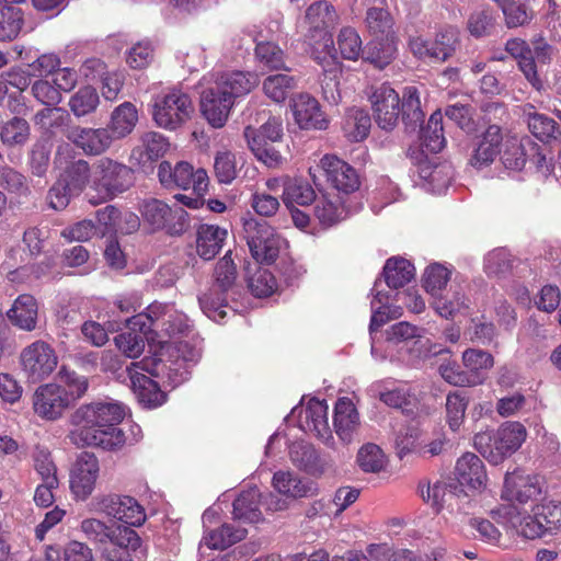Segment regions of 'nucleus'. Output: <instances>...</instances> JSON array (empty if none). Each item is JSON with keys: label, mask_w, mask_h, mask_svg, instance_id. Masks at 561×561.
Instances as JSON below:
<instances>
[{"label": "nucleus", "mask_w": 561, "mask_h": 561, "mask_svg": "<svg viewBox=\"0 0 561 561\" xmlns=\"http://www.w3.org/2000/svg\"><path fill=\"white\" fill-rule=\"evenodd\" d=\"M125 414V407L108 398L81 404L70 415L68 438L78 447L117 449L125 444V434L117 427Z\"/></svg>", "instance_id": "nucleus-1"}, {"label": "nucleus", "mask_w": 561, "mask_h": 561, "mask_svg": "<svg viewBox=\"0 0 561 561\" xmlns=\"http://www.w3.org/2000/svg\"><path fill=\"white\" fill-rule=\"evenodd\" d=\"M336 12L327 1L312 3L306 12L304 27L305 38L310 47L312 58L321 65L324 79L321 83L323 96L330 103L336 104L341 100L339 90V64L332 34L329 28L336 23Z\"/></svg>", "instance_id": "nucleus-2"}, {"label": "nucleus", "mask_w": 561, "mask_h": 561, "mask_svg": "<svg viewBox=\"0 0 561 561\" xmlns=\"http://www.w3.org/2000/svg\"><path fill=\"white\" fill-rule=\"evenodd\" d=\"M257 84V75L249 71L234 70L204 76L199 82L203 116L211 127H224L236 100L249 94Z\"/></svg>", "instance_id": "nucleus-3"}, {"label": "nucleus", "mask_w": 561, "mask_h": 561, "mask_svg": "<svg viewBox=\"0 0 561 561\" xmlns=\"http://www.w3.org/2000/svg\"><path fill=\"white\" fill-rule=\"evenodd\" d=\"M491 515L528 539L541 537L547 531H561V503L553 501L537 503L529 515H524L515 506L496 507Z\"/></svg>", "instance_id": "nucleus-4"}, {"label": "nucleus", "mask_w": 561, "mask_h": 561, "mask_svg": "<svg viewBox=\"0 0 561 561\" xmlns=\"http://www.w3.org/2000/svg\"><path fill=\"white\" fill-rule=\"evenodd\" d=\"M423 332V329L409 322H398L386 330V354H379L378 347L373 340L371 355L377 359H403V352L415 353L417 357H427L446 352L442 345L432 344L430 340L424 339Z\"/></svg>", "instance_id": "nucleus-5"}, {"label": "nucleus", "mask_w": 561, "mask_h": 561, "mask_svg": "<svg viewBox=\"0 0 561 561\" xmlns=\"http://www.w3.org/2000/svg\"><path fill=\"white\" fill-rule=\"evenodd\" d=\"M134 330L139 327L142 332H161L170 340L182 339L191 332L187 317L176 310L173 305L152 302L146 312L131 316L128 320Z\"/></svg>", "instance_id": "nucleus-6"}, {"label": "nucleus", "mask_w": 561, "mask_h": 561, "mask_svg": "<svg viewBox=\"0 0 561 561\" xmlns=\"http://www.w3.org/2000/svg\"><path fill=\"white\" fill-rule=\"evenodd\" d=\"M526 428L518 422H505L495 432L476 434L474 448L493 465L513 455L526 439Z\"/></svg>", "instance_id": "nucleus-7"}, {"label": "nucleus", "mask_w": 561, "mask_h": 561, "mask_svg": "<svg viewBox=\"0 0 561 561\" xmlns=\"http://www.w3.org/2000/svg\"><path fill=\"white\" fill-rule=\"evenodd\" d=\"M134 184V172L126 164L111 158H101L92 167V188L98 198L91 197L90 204L99 205L126 192Z\"/></svg>", "instance_id": "nucleus-8"}, {"label": "nucleus", "mask_w": 561, "mask_h": 561, "mask_svg": "<svg viewBox=\"0 0 561 561\" xmlns=\"http://www.w3.org/2000/svg\"><path fill=\"white\" fill-rule=\"evenodd\" d=\"M152 119L165 130L181 128L192 116L194 106L190 95L181 89L172 88L152 99Z\"/></svg>", "instance_id": "nucleus-9"}, {"label": "nucleus", "mask_w": 561, "mask_h": 561, "mask_svg": "<svg viewBox=\"0 0 561 561\" xmlns=\"http://www.w3.org/2000/svg\"><path fill=\"white\" fill-rule=\"evenodd\" d=\"M309 174L316 185H320L321 176L339 193L350 195L360 185L357 171L334 154L323 156L316 167L309 168Z\"/></svg>", "instance_id": "nucleus-10"}, {"label": "nucleus", "mask_w": 561, "mask_h": 561, "mask_svg": "<svg viewBox=\"0 0 561 561\" xmlns=\"http://www.w3.org/2000/svg\"><path fill=\"white\" fill-rule=\"evenodd\" d=\"M19 363L26 380L37 383L55 371L58 366V355L49 343L36 340L22 348Z\"/></svg>", "instance_id": "nucleus-11"}, {"label": "nucleus", "mask_w": 561, "mask_h": 561, "mask_svg": "<svg viewBox=\"0 0 561 561\" xmlns=\"http://www.w3.org/2000/svg\"><path fill=\"white\" fill-rule=\"evenodd\" d=\"M542 494L541 483L536 477L524 474L519 470L507 472L501 492V499L506 501L504 506H515L524 515H529L526 506L533 510Z\"/></svg>", "instance_id": "nucleus-12"}, {"label": "nucleus", "mask_w": 561, "mask_h": 561, "mask_svg": "<svg viewBox=\"0 0 561 561\" xmlns=\"http://www.w3.org/2000/svg\"><path fill=\"white\" fill-rule=\"evenodd\" d=\"M89 506L91 512L103 514L129 526L138 527L146 520L142 506L128 495L99 494L91 500Z\"/></svg>", "instance_id": "nucleus-13"}, {"label": "nucleus", "mask_w": 561, "mask_h": 561, "mask_svg": "<svg viewBox=\"0 0 561 561\" xmlns=\"http://www.w3.org/2000/svg\"><path fill=\"white\" fill-rule=\"evenodd\" d=\"M162 350L172 358L171 364H158L157 374H164L172 387H176L184 382L188 376V364L196 363L201 357V352L188 342L181 339L173 341H161Z\"/></svg>", "instance_id": "nucleus-14"}, {"label": "nucleus", "mask_w": 561, "mask_h": 561, "mask_svg": "<svg viewBox=\"0 0 561 561\" xmlns=\"http://www.w3.org/2000/svg\"><path fill=\"white\" fill-rule=\"evenodd\" d=\"M247 242L252 256L261 263H272L285 241L266 221L249 219L244 222Z\"/></svg>", "instance_id": "nucleus-15"}, {"label": "nucleus", "mask_w": 561, "mask_h": 561, "mask_svg": "<svg viewBox=\"0 0 561 561\" xmlns=\"http://www.w3.org/2000/svg\"><path fill=\"white\" fill-rule=\"evenodd\" d=\"M158 176L165 187L192 188L197 195H205L208 190L209 178L206 170H194L193 165L185 161L178 162L175 167L162 161L159 164Z\"/></svg>", "instance_id": "nucleus-16"}, {"label": "nucleus", "mask_w": 561, "mask_h": 561, "mask_svg": "<svg viewBox=\"0 0 561 561\" xmlns=\"http://www.w3.org/2000/svg\"><path fill=\"white\" fill-rule=\"evenodd\" d=\"M367 95L377 125L385 130L393 129L401 114L399 93L390 84L381 83L373 85Z\"/></svg>", "instance_id": "nucleus-17"}, {"label": "nucleus", "mask_w": 561, "mask_h": 561, "mask_svg": "<svg viewBox=\"0 0 561 561\" xmlns=\"http://www.w3.org/2000/svg\"><path fill=\"white\" fill-rule=\"evenodd\" d=\"M99 476L98 458L88 451L81 453L72 465L69 476V488L73 499L88 500L95 490Z\"/></svg>", "instance_id": "nucleus-18"}, {"label": "nucleus", "mask_w": 561, "mask_h": 561, "mask_svg": "<svg viewBox=\"0 0 561 561\" xmlns=\"http://www.w3.org/2000/svg\"><path fill=\"white\" fill-rule=\"evenodd\" d=\"M328 404L324 400L311 398L306 404L295 407L291 410L290 417L297 419L298 427L305 433L329 439L331 431L328 420Z\"/></svg>", "instance_id": "nucleus-19"}, {"label": "nucleus", "mask_w": 561, "mask_h": 561, "mask_svg": "<svg viewBox=\"0 0 561 561\" xmlns=\"http://www.w3.org/2000/svg\"><path fill=\"white\" fill-rule=\"evenodd\" d=\"M71 405L64 387L58 382L41 385L33 394V410L46 421L59 420Z\"/></svg>", "instance_id": "nucleus-20"}, {"label": "nucleus", "mask_w": 561, "mask_h": 561, "mask_svg": "<svg viewBox=\"0 0 561 561\" xmlns=\"http://www.w3.org/2000/svg\"><path fill=\"white\" fill-rule=\"evenodd\" d=\"M457 42V31L450 27L439 32L434 41L414 37L410 41L409 46L417 58L431 62H442L455 51Z\"/></svg>", "instance_id": "nucleus-21"}, {"label": "nucleus", "mask_w": 561, "mask_h": 561, "mask_svg": "<svg viewBox=\"0 0 561 561\" xmlns=\"http://www.w3.org/2000/svg\"><path fill=\"white\" fill-rule=\"evenodd\" d=\"M145 369V360L131 363L127 367L130 387L140 405L147 409H154L167 401V394L154 380L141 373Z\"/></svg>", "instance_id": "nucleus-22"}, {"label": "nucleus", "mask_w": 561, "mask_h": 561, "mask_svg": "<svg viewBox=\"0 0 561 561\" xmlns=\"http://www.w3.org/2000/svg\"><path fill=\"white\" fill-rule=\"evenodd\" d=\"M142 215L153 228L179 233L183 230L187 214L182 207H171L162 201L150 199L145 202Z\"/></svg>", "instance_id": "nucleus-23"}, {"label": "nucleus", "mask_w": 561, "mask_h": 561, "mask_svg": "<svg viewBox=\"0 0 561 561\" xmlns=\"http://www.w3.org/2000/svg\"><path fill=\"white\" fill-rule=\"evenodd\" d=\"M455 479L460 486L471 492H482L488 485V474L483 461L472 453L460 456L455 465Z\"/></svg>", "instance_id": "nucleus-24"}, {"label": "nucleus", "mask_w": 561, "mask_h": 561, "mask_svg": "<svg viewBox=\"0 0 561 561\" xmlns=\"http://www.w3.org/2000/svg\"><path fill=\"white\" fill-rule=\"evenodd\" d=\"M290 110L297 125L302 129H325V119L319 102L307 93L296 94L290 102Z\"/></svg>", "instance_id": "nucleus-25"}, {"label": "nucleus", "mask_w": 561, "mask_h": 561, "mask_svg": "<svg viewBox=\"0 0 561 561\" xmlns=\"http://www.w3.org/2000/svg\"><path fill=\"white\" fill-rule=\"evenodd\" d=\"M68 139L88 156H99L107 151L113 136L107 128L75 127Z\"/></svg>", "instance_id": "nucleus-26"}, {"label": "nucleus", "mask_w": 561, "mask_h": 561, "mask_svg": "<svg viewBox=\"0 0 561 561\" xmlns=\"http://www.w3.org/2000/svg\"><path fill=\"white\" fill-rule=\"evenodd\" d=\"M535 150V142L527 136L507 134L501 147V162L505 169L520 171Z\"/></svg>", "instance_id": "nucleus-27"}, {"label": "nucleus", "mask_w": 561, "mask_h": 561, "mask_svg": "<svg viewBox=\"0 0 561 561\" xmlns=\"http://www.w3.org/2000/svg\"><path fill=\"white\" fill-rule=\"evenodd\" d=\"M504 136L501 127L490 125L478 138L470 158V164L473 168L482 169L489 167L496 156H501L500 145L502 146Z\"/></svg>", "instance_id": "nucleus-28"}, {"label": "nucleus", "mask_w": 561, "mask_h": 561, "mask_svg": "<svg viewBox=\"0 0 561 561\" xmlns=\"http://www.w3.org/2000/svg\"><path fill=\"white\" fill-rule=\"evenodd\" d=\"M333 426L336 435L345 444L354 439L359 427V415L350 398H340L334 407Z\"/></svg>", "instance_id": "nucleus-29"}, {"label": "nucleus", "mask_w": 561, "mask_h": 561, "mask_svg": "<svg viewBox=\"0 0 561 561\" xmlns=\"http://www.w3.org/2000/svg\"><path fill=\"white\" fill-rule=\"evenodd\" d=\"M38 306L36 299L27 294L20 295L7 311L10 323L20 330L32 332L37 327Z\"/></svg>", "instance_id": "nucleus-30"}, {"label": "nucleus", "mask_w": 561, "mask_h": 561, "mask_svg": "<svg viewBox=\"0 0 561 561\" xmlns=\"http://www.w3.org/2000/svg\"><path fill=\"white\" fill-rule=\"evenodd\" d=\"M140 142L141 146L135 147L130 153V160L138 165L157 161L164 156L170 146L167 137L157 131L144 133Z\"/></svg>", "instance_id": "nucleus-31"}, {"label": "nucleus", "mask_w": 561, "mask_h": 561, "mask_svg": "<svg viewBox=\"0 0 561 561\" xmlns=\"http://www.w3.org/2000/svg\"><path fill=\"white\" fill-rule=\"evenodd\" d=\"M130 318H125L123 320H114L108 322V330L116 331L121 328L122 324L128 327L129 331L123 332L115 336V345L117 348L129 358L139 357L145 350V337L151 331L142 332L137 327L135 330L130 328L128 320Z\"/></svg>", "instance_id": "nucleus-32"}, {"label": "nucleus", "mask_w": 561, "mask_h": 561, "mask_svg": "<svg viewBox=\"0 0 561 561\" xmlns=\"http://www.w3.org/2000/svg\"><path fill=\"white\" fill-rule=\"evenodd\" d=\"M351 213L347 199L341 195L327 194L316 201L314 216L322 226L330 227Z\"/></svg>", "instance_id": "nucleus-33"}, {"label": "nucleus", "mask_w": 561, "mask_h": 561, "mask_svg": "<svg viewBox=\"0 0 561 561\" xmlns=\"http://www.w3.org/2000/svg\"><path fill=\"white\" fill-rule=\"evenodd\" d=\"M505 49L512 57L517 59L520 71L531 85L539 89L541 81L537 73L533 50L527 42L520 38L508 39L505 44Z\"/></svg>", "instance_id": "nucleus-34"}, {"label": "nucleus", "mask_w": 561, "mask_h": 561, "mask_svg": "<svg viewBox=\"0 0 561 561\" xmlns=\"http://www.w3.org/2000/svg\"><path fill=\"white\" fill-rule=\"evenodd\" d=\"M196 250L204 260H211L222 248L228 231L215 225H201L197 228Z\"/></svg>", "instance_id": "nucleus-35"}, {"label": "nucleus", "mask_w": 561, "mask_h": 561, "mask_svg": "<svg viewBox=\"0 0 561 561\" xmlns=\"http://www.w3.org/2000/svg\"><path fill=\"white\" fill-rule=\"evenodd\" d=\"M272 485L275 491L289 499L305 497L314 491L311 482L285 470H278L274 473Z\"/></svg>", "instance_id": "nucleus-36"}, {"label": "nucleus", "mask_w": 561, "mask_h": 561, "mask_svg": "<svg viewBox=\"0 0 561 561\" xmlns=\"http://www.w3.org/2000/svg\"><path fill=\"white\" fill-rule=\"evenodd\" d=\"M138 123V110L131 102L119 104L111 114L107 129L113 140L130 135Z\"/></svg>", "instance_id": "nucleus-37"}, {"label": "nucleus", "mask_w": 561, "mask_h": 561, "mask_svg": "<svg viewBox=\"0 0 561 561\" xmlns=\"http://www.w3.org/2000/svg\"><path fill=\"white\" fill-rule=\"evenodd\" d=\"M243 134L250 150L259 161L270 168L276 167L282 162V156L275 150L272 145L273 142L256 131V128L247 126Z\"/></svg>", "instance_id": "nucleus-38"}, {"label": "nucleus", "mask_w": 561, "mask_h": 561, "mask_svg": "<svg viewBox=\"0 0 561 561\" xmlns=\"http://www.w3.org/2000/svg\"><path fill=\"white\" fill-rule=\"evenodd\" d=\"M433 308L443 318L451 319L461 310L469 307V298L458 285H451L445 295H436Z\"/></svg>", "instance_id": "nucleus-39"}, {"label": "nucleus", "mask_w": 561, "mask_h": 561, "mask_svg": "<svg viewBox=\"0 0 561 561\" xmlns=\"http://www.w3.org/2000/svg\"><path fill=\"white\" fill-rule=\"evenodd\" d=\"M261 494L256 488L243 491L233 502V517L243 523H257L262 518L260 511Z\"/></svg>", "instance_id": "nucleus-40"}, {"label": "nucleus", "mask_w": 561, "mask_h": 561, "mask_svg": "<svg viewBox=\"0 0 561 561\" xmlns=\"http://www.w3.org/2000/svg\"><path fill=\"white\" fill-rule=\"evenodd\" d=\"M365 24L375 37L390 36L393 22L385 0H374L367 9Z\"/></svg>", "instance_id": "nucleus-41"}, {"label": "nucleus", "mask_w": 561, "mask_h": 561, "mask_svg": "<svg viewBox=\"0 0 561 561\" xmlns=\"http://www.w3.org/2000/svg\"><path fill=\"white\" fill-rule=\"evenodd\" d=\"M397 47L392 36L375 37L364 51V60L378 69L386 68L396 57Z\"/></svg>", "instance_id": "nucleus-42"}, {"label": "nucleus", "mask_w": 561, "mask_h": 561, "mask_svg": "<svg viewBox=\"0 0 561 561\" xmlns=\"http://www.w3.org/2000/svg\"><path fill=\"white\" fill-rule=\"evenodd\" d=\"M59 178L70 192L79 195L88 184L92 185V169L85 160L79 159L71 162Z\"/></svg>", "instance_id": "nucleus-43"}, {"label": "nucleus", "mask_w": 561, "mask_h": 561, "mask_svg": "<svg viewBox=\"0 0 561 561\" xmlns=\"http://www.w3.org/2000/svg\"><path fill=\"white\" fill-rule=\"evenodd\" d=\"M371 126L369 114L362 108H351L346 112L343 119V131L352 141H360L365 139Z\"/></svg>", "instance_id": "nucleus-44"}, {"label": "nucleus", "mask_w": 561, "mask_h": 561, "mask_svg": "<svg viewBox=\"0 0 561 561\" xmlns=\"http://www.w3.org/2000/svg\"><path fill=\"white\" fill-rule=\"evenodd\" d=\"M462 364L468 377L471 379L474 375L479 379V385L484 381L485 374L494 365L493 356L483 350L468 348L462 354Z\"/></svg>", "instance_id": "nucleus-45"}, {"label": "nucleus", "mask_w": 561, "mask_h": 561, "mask_svg": "<svg viewBox=\"0 0 561 561\" xmlns=\"http://www.w3.org/2000/svg\"><path fill=\"white\" fill-rule=\"evenodd\" d=\"M371 319L369 324L370 334L387 323L389 320L398 319L402 316V308L388 304V296L377 291L371 300Z\"/></svg>", "instance_id": "nucleus-46"}, {"label": "nucleus", "mask_w": 561, "mask_h": 561, "mask_svg": "<svg viewBox=\"0 0 561 561\" xmlns=\"http://www.w3.org/2000/svg\"><path fill=\"white\" fill-rule=\"evenodd\" d=\"M296 87V79L286 73L271 75L262 82L265 96L275 103H283Z\"/></svg>", "instance_id": "nucleus-47"}, {"label": "nucleus", "mask_w": 561, "mask_h": 561, "mask_svg": "<svg viewBox=\"0 0 561 561\" xmlns=\"http://www.w3.org/2000/svg\"><path fill=\"white\" fill-rule=\"evenodd\" d=\"M45 559L46 561H93V552L84 542L71 540L61 550L57 547H48Z\"/></svg>", "instance_id": "nucleus-48"}, {"label": "nucleus", "mask_w": 561, "mask_h": 561, "mask_svg": "<svg viewBox=\"0 0 561 561\" xmlns=\"http://www.w3.org/2000/svg\"><path fill=\"white\" fill-rule=\"evenodd\" d=\"M245 536L247 530L244 528L226 524L216 530L205 533L203 541L210 549L224 550L241 541Z\"/></svg>", "instance_id": "nucleus-49"}, {"label": "nucleus", "mask_w": 561, "mask_h": 561, "mask_svg": "<svg viewBox=\"0 0 561 561\" xmlns=\"http://www.w3.org/2000/svg\"><path fill=\"white\" fill-rule=\"evenodd\" d=\"M414 266L405 259L391 257L387 260L383 275L390 288L403 287L414 277Z\"/></svg>", "instance_id": "nucleus-50"}, {"label": "nucleus", "mask_w": 561, "mask_h": 561, "mask_svg": "<svg viewBox=\"0 0 561 561\" xmlns=\"http://www.w3.org/2000/svg\"><path fill=\"white\" fill-rule=\"evenodd\" d=\"M0 187L12 198L27 197L31 187L27 179L11 167H0Z\"/></svg>", "instance_id": "nucleus-51"}, {"label": "nucleus", "mask_w": 561, "mask_h": 561, "mask_svg": "<svg viewBox=\"0 0 561 561\" xmlns=\"http://www.w3.org/2000/svg\"><path fill=\"white\" fill-rule=\"evenodd\" d=\"M422 144L431 153L439 152L446 144L443 133V115L439 111L434 112L426 126L422 129Z\"/></svg>", "instance_id": "nucleus-52"}, {"label": "nucleus", "mask_w": 561, "mask_h": 561, "mask_svg": "<svg viewBox=\"0 0 561 561\" xmlns=\"http://www.w3.org/2000/svg\"><path fill=\"white\" fill-rule=\"evenodd\" d=\"M316 199L313 188L306 182L287 179L284 183L283 202L288 208L295 204L306 206Z\"/></svg>", "instance_id": "nucleus-53"}, {"label": "nucleus", "mask_w": 561, "mask_h": 561, "mask_svg": "<svg viewBox=\"0 0 561 561\" xmlns=\"http://www.w3.org/2000/svg\"><path fill=\"white\" fill-rule=\"evenodd\" d=\"M58 380L72 404L81 399L89 388V380L85 376L79 375L65 366L58 371Z\"/></svg>", "instance_id": "nucleus-54"}, {"label": "nucleus", "mask_w": 561, "mask_h": 561, "mask_svg": "<svg viewBox=\"0 0 561 561\" xmlns=\"http://www.w3.org/2000/svg\"><path fill=\"white\" fill-rule=\"evenodd\" d=\"M527 125L530 133L541 141L556 139L560 135L557 123L549 116L537 112H526Z\"/></svg>", "instance_id": "nucleus-55"}, {"label": "nucleus", "mask_w": 561, "mask_h": 561, "mask_svg": "<svg viewBox=\"0 0 561 561\" xmlns=\"http://www.w3.org/2000/svg\"><path fill=\"white\" fill-rule=\"evenodd\" d=\"M469 398L465 391H454L446 398V419L449 428L458 431L463 423Z\"/></svg>", "instance_id": "nucleus-56"}, {"label": "nucleus", "mask_w": 561, "mask_h": 561, "mask_svg": "<svg viewBox=\"0 0 561 561\" xmlns=\"http://www.w3.org/2000/svg\"><path fill=\"white\" fill-rule=\"evenodd\" d=\"M500 7L504 14L505 23L510 28L523 26L534 18V12L525 0H504Z\"/></svg>", "instance_id": "nucleus-57"}, {"label": "nucleus", "mask_w": 561, "mask_h": 561, "mask_svg": "<svg viewBox=\"0 0 561 561\" xmlns=\"http://www.w3.org/2000/svg\"><path fill=\"white\" fill-rule=\"evenodd\" d=\"M453 270L440 263H433L428 265L423 275V286L425 290L435 297L447 285L450 279Z\"/></svg>", "instance_id": "nucleus-58"}, {"label": "nucleus", "mask_w": 561, "mask_h": 561, "mask_svg": "<svg viewBox=\"0 0 561 561\" xmlns=\"http://www.w3.org/2000/svg\"><path fill=\"white\" fill-rule=\"evenodd\" d=\"M259 65L268 70H287L283 50L271 42H260L255 47Z\"/></svg>", "instance_id": "nucleus-59"}, {"label": "nucleus", "mask_w": 561, "mask_h": 561, "mask_svg": "<svg viewBox=\"0 0 561 561\" xmlns=\"http://www.w3.org/2000/svg\"><path fill=\"white\" fill-rule=\"evenodd\" d=\"M23 24L22 11L15 5H0V41L18 36Z\"/></svg>", "instance_id": "nucleus-60"}, {"label": "nucleus", "mask_w": 561, "mask_h": 561, "mask_svg": "<svg viewBox=\"0 0 561 561\" xmlns=\"http://www.w3.org/2000/svg\"><path fill=\"white\" fill-rule=\"evenodd\" d=\"M0 138L4 146H23L30 138V125L20 117L7 122L0 131Z\"/></svg>", "instance_id": "nucleus-61"}, {"label": "nucleus", "mask_w": 561, "mask_h": 561, "mask_svg": "<svg viewBox=\"0 0 561 561\" xmlns=\"http://www.w3.org/2000/svg\"><path fill=\"white\" fill-rule=\"evenodd\" d=\"M99 103L96 90L89 85L80 88L69 100L70 110L78 117L94 112Z\"/></svg>", "instance_id": "nucleus-62"}, {"label": "nucleus", "mask_w": 561, "mask_h": 561, "mask_svg": "<svg viewBox=\"0 0 561 561\" xmlns=\"http://www.w3.org/2000/svg\"><path fill=\"white\" fill-rule=\"evenodd\" d=\"M222 289L213 288L198 298L203 312L214 321H221L227 316V304Z\"/></svg>", "instance_id": "nucleus-63"}, {"label": "nucleus", "mask_w": 561, "mask_h": 561, "mask_svg": "<svg viewBox=\"0 0 561 561\" xmlns=\"http://www.w3.org/2000/svg\"><path fill=\"white\" fill-rule=\"evenodd\" d=\"M357 463L365 472H379L386 466V456L379 446L368 443L358 450Z\"/></svg>", "instance_id": "nucleus-64"}]
</instances>
